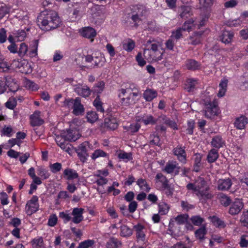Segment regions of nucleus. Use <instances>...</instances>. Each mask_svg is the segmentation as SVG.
I'll return each mask as SVG.
<instances>
[{
    "label": "nucleus",
    "mask_w": 248,
    "mask_h": 248,
    "mask_svg": "<svg viewBox=\"0 0 248 248\" xmlns=\"http://www.w3.org/2000/svg\"><path fill=\"white\" fill-rule=\"evenodd\" d=\"M37 23L44 31H49L60 27L62 25L58 13L52 10L46 9L37 17Z\"/></svg>",
    "instance_id": "1"
},
{
    "label": "nucleus",
    "mask_w": 248,
    "mask_h": 248,
    "mask_svg": "<svg viewBox=\"0 0 248 248\" xmlns=\"http://www.w3.org/2000/svg\"><path fill=\"white\" fill-rule=\"evenodd\" d=\"M67 134L64 136V138L60 136H57L55 139L57 145L60 146L61 149L65 150L67 152H69L70 150L69 144L67 142V140L75 141L77 139L72 135L73 131L70 129H67Z\"/></svg>",
    "instance_id": "2"
},
{
    "label": "nucleus",
    "mask_w": 248,
    "mask_h": 248,
    "mask_svg": "<svg viewBox=\"0 0 248 248\" xmlns=\"http://www.w3.org/2000/svg\"><path fill=\"white\" fill-rule=\"evenodd\" d=\"M195 183L198 189V193H196L198 196H200L204 199L212 198V195L208 192L209 187L207 186L206 182L203 178L200 177Z\"/></svg>",
    "instance_id": "3"
},
{
    "label": "nucleus",
    "mask_w": 248,
    "mask_h": 248,
    "mask_svg": "<svg viewBox=\"0 0 248 248\" xmlns=\"http://www.w3.org/2000/svg\"><path fill=\"white\" fill-rule=\"evenodd\" d=\"M205 109L204 110L205 116L207 118L213 119L219 113V109L216 102L204 100Z\"/></svg>",
    "instance_id": "4"
},
{
    "label": "nucleus",
    "mask_w": 248,
    "mask_h": 248,
    "mask_svg": "<svg viewBox=\"0 0 248 248\" xmlns=\"http://www.w3.org/2000/svg\"><path fill=\"white\" fill-rule=\"evenodd\" d=\"M89 147V143L87 141H85L80 144L76 149V152L79 157L80 161L85 162L89 156L87 154V150Z\"/></svg>",
    "instance_id": "5"
},
{
    "label": "nucleus",
    "mask_w": 248,
    "mask_h": 248,
    "mask_svg": "<svg viewBox=\"0 0 248 248\" xmlns=\"http://www.w3.org/2000/svg\"><path fill=\"white\" fill-rule=\"evenodd\" d=\"M244 206V203L241 200L235 199L230 204L228 213L232 216L238 215L243 209Z\"/></svg>",
    "instance_id": "6"
},
{
    "label": "nucleus",
    "mask_w": 248,
    "mask_h": 248,
    "mask_svg": "<svg viewBox=\"0 0 248 248\" xmlns=\"http://www.w3.org/2000/svg\"><path fill=\"white\" fill-rule=\"evenodd\" d=\"M38 198L37 196H33L26 205L25 210L28 215H31L37 210Z\"/></svg>",
    "instance_id": "7"
},
{
    "label": "nucleus",
    "mask_w": 248,
    "mask_h": 248,
    "mask_svg": "<svg viewBox=\"0 0 248 248\" xmlns=\"http://www.w3.org/2000/svg\"><path fill=\"white\" fill-rule=\"evenodd\" d=\"M172 152L181 163L183 164L186 163V154L185 151V147L178 145L173 149Z\"/></svg>",
    "instance_id": "8"
},
{
    "label": "nucleus",
    "mask_w": 248,
    "mask_h": 248,
    "mask_svg": "<svg viewBox=\"0 0 248 248\" xmlns=\"http://www.w3.org/2000/svg\"><path fill=\"white\" fill-rule=\"evenodd\" d=\"M137 122H141L145 125H154L157 122L156 118L151 114H144L143 115L136 116Z\"/></svg>",
    "instance_id": "9"
},
{
    "label": "nucleus",
    "mask_w": 248,
    "mask_h": 248,
    "mask_svg": "<svg viewBox=\"0 0 248 248\" xmlns=\"http://www.w3.org/2000/svg\"><path fill=\"white\" fill-rule=\"evenodd\" d=\"M84 209L82 208H74L71 215L73 216L71 217L72 221L75 224H78L83 220V214Z\"/></svg>",
    "instance_id": "10"
},
{
    "label": "nucleus",
    "mask_w": 248,
    "mask_h": 248,
    "mask_svg": "<svg viewBox=\"0 0 248 248\" xmlns=\"http://www.w3.org/2000/svg\"><path fill=\"white\" fill-rule=\"evenodd\" d=\"M5 87H8L11 92H16L17 91L19 85L16 80L11 76H6L4 78Z\"/></svg>",
    "instance_id": "11"
},
{
    "label": "nucleus",
    "mask_w": 248,
    "mask_h": 248,
    "mask_svg": "<svg viewBox=\"0 0 248 248\" xmlns=\"http://www.w3.org/2000/svg\"><path fill=\"white\" fill-rule=\"evenodd\" d=\"M74 91L78 95L84 98L89 97L92 93V90L87 85H77Z\"/></svg>",
    "instance_id": "12"
},
{
    "label": "nucleus",
    "mask_w": 248,
    "mask_h": 248,
    "mask_svg": "<svg viewBox=\"0 0 248 248\" xmlns=\"http://www.w3.org/2000/svg\"><path fill=\"white\" fill-rule=\"evenodd\" d=\"M233 36L232 31L224 30L219 36V40L225 44H228L232 42Z\"/></svg>",
    "instance_id": "13"
},
{
    "label": "nucleus",
    "mask_w": 248,
    "mask_h": 248,
    "mask_svg": "<svg viewBox=\"0 0 248 248\" xmlns=\"http://www.w3.org/2000/svg\"><path fill=\"white\" fill-rule=\"evenodd\" d=\"M134 229L136 232V237L138 241L144 242L145 240V234L143 232L145 227L141 224H138L134 226Z\"/></svg>",
    "instance_id": "14"
},
{
    "label": "nucleus",
    "mask_w": 248,
    "mask_h": 248,
    "mask_svg": "<svg viewBox=\"0 0 248 248\" xmlns=\"http://www.w3.org/2000/svg\"><path fill=\"white\" fill-rule=\"evenodd\" d=\"M73 113L78 116L82 115L84 111L83 106L81 104V99L79 97H76L75 99V104L73 107Z\"/></svg>",
    "instance_id": "15"
},
{
    "label": "nucleus",
    "mask_w": 248,
    "mask_h": 248,
    "mask_svg": "<svg viewBox=\"0 0 248 248\" xmlns=\"http://www.w3.org/2000/svg\"><path fill=\"white\" fill-rule=\"evenodd\" d=\"M104 125L110 130H115L118 126L117 120L112 116L106 118L105 119Z\"/></svg>",
    "instance_id": "16"
},
{
    "label": "nucleus",
    "mask_w": 248,
    "mask_h": 248,
    "mask_svg": "<svg viewBox=\"0 0 248 248\" xmlns=\"http://www.w3.org/2000/svg\"><path fill=\"white\" fill-rule=\"evenodd\" d=\"M248 123V118L244 116L241 115L239 117L237 118L234 123V126L238 129H243L245 128L246 125Z\"/></svg>",
    "instance_id": "17"
},
{
    "label": "nucleus",
    "mask_w": 248,
    "mask_h": 248,
    "mask_svg": "<svg viewBox=\"0 0 248 248\" xmlns=\"http://www.w3.org/2000/svg\"><path fill=\"white\" fill-rule=\"evenodd\" d=\"M63 177L67 180H73L78 178V174L76 170L71 168H66L63 172Z\"/></svg>",
    "instance_id": "18"
},
{
    "label": "nucleus",
    "mask_w": 248,
    "mask_h": 248,
    "mask_svg": "<svg viewBox=\"0 0 248 248\" xmlns=\"http://www.w3.org/2000/svg\"><path fill=\"white\" fill-rule=\"evenodd\" d=\"M232 185V181L230 179H219L218 181V189L220 190H229Z\"/></svg>",
    "instance_id": "19"
},
{
    "label": "nucleus",
    "mask_w": 248,
    "mask_h": 248,
    "mask_svg": "<svg viewBox=\"0 0 248 248\" xmlns=\"http://www.w3.org/2000/svg\"><path fill=\"white\" fill-rule=\"evenodd\" d=\"M18 67L22 73L30 74L32 71L31 65L26 61H23L18 63Z\"/></svg>",
    "instance_id": "20"
},
{
    "label": "nucleus",
    "mask_w": 248,
    "mask_h": 248,
    "mask_svg": "<svg viewBox=\"0 0 248 248\" xmlns=\"http://www.w3.org/2000/svg\"><path fill=\"white\" fill-rule=\"evenodd\" d=\"M207 231L206 225H202L200 228L196 230L194 232L195 237L202 241L205 239V235L207 234Z\"/></svg>",
    "instance_id": "21"
},
{
    "label": "nucleus",
    "mask_w": 248,
    "mask_h": 248,
    "mask_svg": "<svg viewBox=\"0 0 248 248\" xmlns=\"http://www.w3.org/2000/svg\"><path fill=\"white\" fill-rule=\"evenodd\" d=\"M81 35L84 37L92 39L96 36V33L94 29L88 27L83 29Z\"/></svg>",
    "instance_id": "22"
},
{
    "label": "nucleus",
    "mask_w": 248,
    "mask_h": 248,
    "mask_svg": "<svg viewBox=\"0 0 248 248\" xmlns=\"http://www.w3.org/2000/svg\"><path fill=\"white\" fill-rule=\"evenodd\" d=\"M218 150L216 149H212L208 153L207 156V160L208 163L215 162L218 158Z\"/></svg>",
    "instance_id": "23"
},
{
    "label": "nucleus",
    "mask_w": 248,
    "mask_h": 248,
    "mask_svg": "<svg viewBox=\"0 0 248 248\" xmlns=\"http://www.w3.org/2000/svg\"><path fill=\"white\" fill-rule=\"evenodd\" d=\"M186 66L187 69L194 71L199 69L201 65L195 60L188 59L186 62Z\"/></svg>",
    "instance_id": "24"
},
{
    "label": "nucleus",
    "mask_w": 248,
    "mask_h": 248,
    "mask_svg": "<svg viewBox=\"0 0 248 248\" xmlns=\"http://www.w3.org/2000/svg\"><path fill=\"white\" fill-rule=\"evenodd\" d=\"M228 80L227 79H223L221 80L219 84V90L217 93V96L219 97L223 96L227 91V87L228 85Z\"/></svg>",
    "instance_id": "25"
},
{
    "label": "nucleus",
    "mask_w": 248,
    "mask_h": 248,
    "mask_svg": "<svg viewBox=\"0 0 248 248\" xmlns=\"http://www.w3.org/2000/svg\"><path fill=\"white\" fill-rule=\"evenodd\" d=\"M211 145L215 149H219L223 147L224 142L222 138L219 136H217L214 137L211 141Z\"/></svg>",
    "instance_id": "26"
},
{
    "label": "nucleus",
    "mask_w": 248,
    "mask_h": 248,
    "mask_svg": "<svg viewBox=\"0 0 248 248\" xmlns=\"http://www.w3.org/2000/svg\"><path fill=\"white\" fill-rule=\"evenodd\" d=\"M136 184L141 190L145 191L146 192L150 191L151 188L145 179L140 178L137 181Z\"/></svg>",
    "instance_id": "27"
},
{
    "label": "nucleus",
    "mask_w": 248,
    "mask_h": 248,
    "mask_svg": "<svg viewBox=\"0 0 248 248\" xmlns=\"http://www.w3.org/2000/svg\"><path fill=\"white\" fill-rule=\"evenodd\" d=\"M157 92L152 89H147L143 93L144 98L147 101H151L156 97Z\"/></svg>",
    "instance_id": "28"
},
{
    "label": "nucleus",
    "mask_w": 248,
    "mask_h": 248,
    "mask_svg": "<svg viewBox=\"0 0 248 248\" xmlns=\"http://www.w3.org/2000/svg\"><path fill=\"white\" fill-rule=\"evenodd\" d=\"M121 242L117 238L111 237L106 243L107 248H118Z\"/></svg>",
    "instance_id": "29"
},
{
    "label": "nucleus",
    "mask_w": 248,
    "mask_h": 248,
    "mask_svg": "<svg viewBox=\"0 0 248 248\" xmlns=\"http://www.w3.org/2000/svg\"><path fill=\"white\" fill-rule=\"evenodd\" d=\"M180 16L182 18L186 19L190 17L191 15V9L189 6H182L180 9Z\"/></svg>",
    "instance_id": "30"
},
{
    "label": "nucleus",
    "mask_w": 248,
    "mask_h": 248,
    "mask_svg": "<svg viewBox=\"0 0 248 248\" xmlns=\"http://www.w3.org/2000/svg\"><path fill=\"white\" fill-rule=\"evenodd\" d=\"M178 165V163L176 161H170L166 164L164 171L167 173H171L174 171Z\"/></svg>",
    "instance_id": "31"
},
{
    "label": "nucleus",
    "mask_w": 248,
    "mask_h": 248,
    "mask_svg": "<svg viewBox=\"0 0 248 248\" xmlns=\"http://www.w3.org/2000/svg\"><path fill=\"white\" fill-rule=\"evenodd\" d=\"M105 83L103 81H99L95 83L92 89V93L93 94H99L102 92L104 89Z\"/></svg>",
    "instance_id": "32"
},
{
    "label": "nucleus",
    "mask_w": 248,
    "mask_h": 248,
    "mask_svg": "<svg viewBox=\"0 0 248 248\" xmlns=\"http://www.w3.org/2000/svg\"><path fill=\"white\" fill-rule=\"evenodd\" d=\"M31 243L32 248H46L42 237L34 238Z\"/></svg>",
    "instance_id": "33"
},
{
    "label": "nucleus",
    "mask_w": 248,
    "mask_h": 248,
    "mask_svg": "<svg viewBox=\"0 0 248 248\" xmlns=\"http://www.w3.org/2000/svg\"><path fill=\"white\" fill-rule=\"evenodd\" d=\"M151 50L155 53L153 59L156 61H158L162 59L163 52L158 50V46L155 44L151 45Z\"/></svg>",
    "instance_id": "34"
},
{
    "label": "nucleus",
    "mask_w": 248,
    "mask_h": 248,
    "mask_svg": "<svg viewBox=\"0 0 248 248\" xmlns=\"http://www.w3.org/2000/svg\"><path fill=\"white\" fill-rule=\"evenodd\" d=\"M211 221L214 225L218 228H224L226 227V224L224 221L220 219L219 217L214 216L211 217Z\"/></svg>",
    "instance_id": "35"
},
{
    "label": "nucleus",
    "mask_w": 248,
    "mask_h": 248,
    "mask_svg": "<svg viewBox=\"0 0 248 248\" xmlns=\"http://www.w3.org/2000/svg\"><path fill=\"white\" fill-rule=\"evenodd\" d=\"M189 216L187 214H181L174 218L178 225H183L187 221Z\"/></svg>",
    "instance_id": "36"
},
{
    "label": "nucleus",
    "mask_w": 248,
    "mask_h": 248,
    "mask_svg": "<svg viewBox=\"0 0 248 248\" xmlns=\"http://www.w3.org/2000/svg\"><path fill=\"white\" fill-rule=\"evenodd\" d=\"M140 127V125L138 123L132 124L128 126H124V129L130 133L133 134L139 131Z\"/></svg>",
    "instance_id": "37"
},
{
    "label": "nucleus",
    "mask_w": 248,
    "mask_h": 248,
    "mask_svg": "<svg viewBox=\"0 0 248 248\" xmlns=\"http://www.w3.org/2000/svg\"><path fill=\"white\" fill-rule=\"evenodd\" d=\"M102 104L100 100V96L97 95L93 102V105L95 107L97 111L103 113L104 109L102 107Z\"/></svg>",
    "instance_id": "38"
},
{
    "label": "nucleus",
    "mask_w": 248,
    "mask_h": 248,
    "mask_svg": "<svg viewBox=\"0 0 248 248\" xmlns=\"http://www.w3.org/2000/svg\"><path fill=\"white\" fill-rule=\"evenodd\" d=\"M190 220L194 225L197 226H201L205 221L204 219L201 217L200 216H192L190 217Z\"/></svg>",
    "instance_id": "39"
},
{
    "label": "nucleus",
    "mask_w": 248,
    "mask_h": 248,
    "mask_svg": "<svg viewBox=\"0 0 248 248\" xmlns=\"http://www.w3.org/2000/svg\"><path fill=\"white\" fill-rule=\"evenodd\" d=\"M140 8H139L138 12L136 13L133 12L131 16V19L135 23L134 26L136 28L138 26V22L140 20V17L142 16V12H140Z\"/></svg>",
    "instance_id": "40"
},
{
    "label": "nucleus",
    "mask_w": 248,
    "mask_h": 248,
    "mask_svg": "<svg viewBox=\"0 0 248 248\" xmlns=\"http://www.w3.org/2000/svg\"><path fill=\"white\" fill-rule=\"evenodd\" d=\"M121 228V235L123 237L129 236L132 234V230L126 225H122Z\"/></svg>",
    "instance_id": "41"
},
{
    "label": "nucleus",
    "mask_w": 248,
    "mask_h": 248,
    "mask_svg": "<svg viewBox=\"0 0 248 248\" xmlns=\"http://www.w3.org/2000/svg\"><path fill=\"white\" fill-rule=\"evenodd\" d=\"M240 222L243 226L248 228V210L243 212L240 217Z\"/></svg>",
    "instance_id": "42"
},
{
    "label": "nucleus",
    "mask_w": 248,
    "mask_h": 248,
    "mask_svg": "<svg viewBox=\"0 0 248 248\" xmlns=\"http://www.w3.org/2000/svg\"><path fill=\"white\" fill-rule=\"evenodd\" d=\"M220 202L221 204L225 207L229 206L232 203L230 198L224 194L220 195Z\"/></svg>",
    "instance_id": "43"
},
{
    "label": "nucleus",
    "mask_w": 248,
    "mask_h": 248,
    "mask_svg": "<svg viewBox=\"0 0 248 248\" xmlns=\"http://www.w3.org/2000/svg\"><path fill=\"white\" fill-rule=\"evenodd\" d=\"M17 105V101L16 98L11 97L9 98L5 103V107L10 109H14Z\"/></svg>",
    "instance_id": "44"
},
{
    "label": "nucleus",
    "mask_w": 248,
    "mask_h": 248,
    "mask_svg": "<svg viewBox=\"0 0 248 248\" xmlns=\"http://www.w3.org/2000/svg\"><path fill=\"white\" fill-rule=\"evenodd\" d=\"M86 117L88 122L92 124L96 122L98 119L97 114L96 112L93 111L88 112L87 114Z\"/></svg>",
    "instance_id": "45"
},
{
    "label": "nucleus",
    "mask_w": 248,
    "mask_h": 248,
    "mask_svg": "<svg viewBox=\"0 0 248 248\" xmlns=\"http://www.w3.org/2000/svg\"><path fill=\"white\" fill-rule=\"evenodd\" d=\"M121 102L123 105L128 106L135 104L136 103V99L132 97L130 94H129V96L122 98Z\"/></svg>",
    "instance_id": "46"
},
{
    "label": "nucleus",
    "mask_w": 248,
    "mask_h": 248,
    "mask_svg": "<svg viewBox=\"0 0 248 248\" xmlns=\"http://www.w3.org/2000/svg\"><path fill=\"white\" fill-rule=\"evenodd\" d=\"M169 209V207L166 203L162 202L158 204V211L161 215H164L167 214Z\"/></svg>",
    "instance_id": "47"
},
{
    "label": "nucleus",
    "mask_w": 248,
    "mask_h": 248,
    "mask_svg": "<svg viewBox=\"0 0 248 248\" xmlns=\"http://www.w3.org/2000/svg\"><path fill=\"white\" fill-rule=\"evenodd\" d=\"M197 81L193 79H189L186 84L185 89L189 92H192L195 88Z\"/></svg>",
    "instance_id": "48"
},
{
    "label": "nucleus",
    "mask_w": 248,
    "mask_h": 248,
    "mask_svg": "<svg viewBox=\"0 0 248 248\" xmlns=\"http://www.w3.org/2000/svg\"><path fill=\"white\" fill-rule=\"evenodd\" d=\"M183 31L182 30L181 28H179L177 30H176L175 31H173L172 32L171 35L170 36V38L173 39L176 42L180 39V38H182L183 34H182V31Z\"/></svg>",
    "instance_id": "49"
},
{
    "label": "nucleus",
    "mask_w": 248,
    "mask_h": 248,
    "mask_svg": "<svg viewBox=\"0 0 248 248\" xmlns=\"http://www.w3.org/2000/svg\"><path fill=\"white\" fill-rule=\"evenodd\" d=\"M28 50V46L25 43H21L19 50L17 51L19 56L21 57H24L27 54Z\"/></svg>",
    "instance_id": "50"
},
{
    "label": "nucleus",
    "mask_w": 248,
    "mask_h": 248,
    "mask_svg": "<svg viewBox=\"0 0 248 248\" xmlns=\"http://www.w3.org/2000/svg\"><path fill=\"white\" fill-rule=\"evenodd\" d=\"M134 89V88H133ZM134 89H133L131 87L127 88L126 89H121V93L123 94V95H124L125 93H127L130 94V95L133 97L135 99L138 96L139 93L138 92H131L133 91Z\"/></svg>",
    "instance_id": "51"
},
{
    "label": "nucleus",
    "mask_w": 248,
    "mask_h": 248,
    "mask_svg": "<svg viewBox=\"0 0 248 248\" xmlns=\"http://www.w3.org/2000/svg\"><path fill=\"white\" fill-rule=\"evenodd\" d=\"M31 125L33 126H40V125H42V124H43L44 123V121L42 119H41L38 117L31 116Z\"/></svg>",
    "instance_id": "52"
},
{
    "label": "nucleus",
    "mask_w": 248,
    "mask_h": 248,
    "mask_svg": "<svg viewBox=\"0 0 248 248\" xmlns=\"http://www.w3.org/2000/svg\"><path fill=\"white\" fill-rule=\"evenodd\" d=\"M13 132V128L10 125H4L1 131V136H6L8 137L12 136L11 133Z\"/></svg>",
    "instance_id": "53"
},
{
    "label": "nucleus",
    "mask_w": 248,
    "mask_h": 248,
    "mask_svg": "<svg viewBox=\"0 0 248 248\" xmlns=\"http://www.w3.org/2000/svg\"><path fill=\"white\" fill-rule=\"evenodd\" d=\"M24 84L26 88L32 90H36L38 89L37 85L36 84H35L33 81L27 78H25L24 80Z\"/></svg>",
    "instance_id": "54"
},
{
    "label": "nucleus",
    "mask_w": 248,
    "mask_h": 248,
    "mask_svg": "<svg viewBox=\"0 0 248 248\" xmlns=\"http://www.w3.org/2000/svg\"><path fill=\"white\" fill-rule=\"evenodd\" d=\"M49 168L52 173H56L61 170L62 165L60 163L56 162L54 164H51L49 165Z\"/></svg>",
    "instance_id": "55"
},
{
    "label": "nucleus",
    "mask_w": 248,
    "mask_h": 248,
    "mask_svg": "<svg viewBox=\"0 0 248 248\" xmlns=\"http://www.w3.org/2000/svg\"><path fill=\"white\" fill-rule=\"evenodd\" d=\"M107 155L106 153L100 149H97L94 151L92 155V158L93 160L99 157H105Z\"/></svg>",
    "instance_id": "56"
},
{
    "label": "nucleus",
    "mask_w": 248,
    "mask_h": 248,
    "mask_svg": "<svg viewBox=\"0 0 248 248\" xmlns=\"http://www.w3.org/2000/svg\"><path fill=\"white\" fill-rule=\"evenodd\" d=\"M94 243L93 240H87L79 243L77 248H89L92 247Z\"/></svg>",
    "instance_id": "57"
},
{
    "label": "nucleus",
    "mask_w": 248,
    "mask_h": 248,
    "mask_svg": "<svg viewBox=\"0 0 248 248\" xmlns=\"http://www.w3.org/2000/svg\"><path fill=\"white\" fill-rule=\"evenodd\" d=\"M162 188L166 190L165 194L168 196H172L173 193V188L169 184V181L162 186Z\"/></svg>",
    "instance_id": "58"
},
{
    "label": "nucleus",
    "mask_w": 248,
    "mask_h": 248,
    "mask_svg": "<svg viewBox=\"0 0 248 248\" xmlns=\"http://www.w3.org/2000/svg\"><path fill=\"white\" fill-rule=\"evenodd\" d=\"M13 34L17 38V40L19 41L23 40L26 36V31L23 30L15 31Z\"/></svg>",
    "instance_id": "59"
},
{
    "label": "nucleus",
    "mask_w": 248,
    "mask_h": 248,
    "mask_svg": "<svg viewBox=\"0 0 248 248\" xmlns=\"http://www.w3.org/2000/svg\"><path fill=\"white\" fill-rule=\"evenodd\" d=\"M38 174L43 178L44 179H47L50 176V174L48 172V171L43 168L41 167L39 168L38 169Z\"/></svg>",
    "instance_id": "60"
},
{
    "label": "nucleus",
    "mask_w": 248,
    "mask_h": 248,
    "mask_svg": "<svg viewBox=\"0 0 248 248\" xmlns=\"http://www.w3.org/2000/svg\"><path fill=\"white\" fill-rule=\"evenodd\" d=\"M164 120H165V124L169 126L170 127L173 128V129H177V125L176 123L172 120H171L170 119L168 118L167 117H163Z\"/></svg>",
    "instance_id": "61"
},
{
    "label": "nucleus",
    "mask_w": 248,
    "mask_h": 248,
    "mask_svg": "<svg viewBox=\"0 0 248 248\" xmlns=\"http://www.w3.org/2000/svg\"><path fill=\"white\" fill-rule=\"evenodd\" d=\"M135 47V43L133 41L130 40L126 43L123 44V48L127 51H132Z\"/></svg>",
    "instance_id": "62"
},
{
    "label": "nucleus",
    "mask_w": 248,
    "mask_h": 248,
    "mask_svg": "<svg viewBox=\"0 0 248 248\" xmlns=\"http://www.w3.org/2000/svg\"><path fill=\"white\" fill-rule=\"evenodd\" d=\"M57 216L55 214L51 215L48 219L47 224L49 226L53 227L57 224Z\"/></svg>",
    "instance_id": "63"
},
{
    "label": "nucleus",
    "mask_w": 248,
    "mask_h": 248,
    "mask_svg": "<svg viewBox=\"0 0 248 248\" xmlns=\"http://www.w3.org/2000/svg\"><path fill=\"white\" fill-rule=\"evenodd\" d=\"M246 235H242L240 237L239 245L241 248H247L248 247V240Z\"/></svg>",
    "instance_id": "64"
}]
</instances>
